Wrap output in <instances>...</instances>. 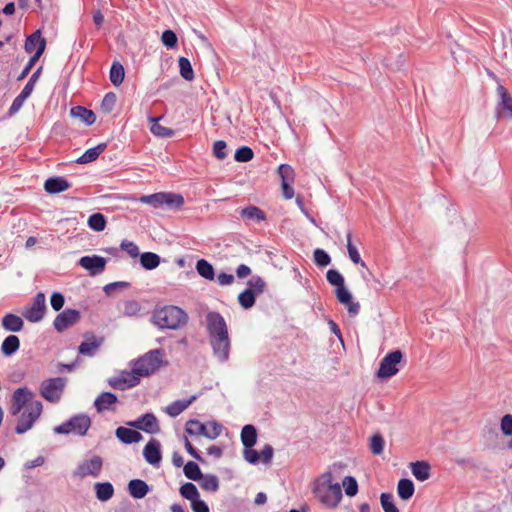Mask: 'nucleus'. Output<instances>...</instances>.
Listing matches in <instances>:
<instances>
[{
  "instance_id": "62",
  "label": "nucleus",
  "mask_w": 512,
  "mask_h": 512,
  "mask_svg": "<svg viewBox=\"0 0 512 512\" xmlns=\"http://www.w3.org/2000/svg\"><path fill=\"white\" fill-rule=\"evenodd\" d=\"M501 431L506 436L512 435V415L507 414L501 419Z\"/></svg>"
},
{
  "instance_id": "48",
  "label": "nucleus",
  "mask_w": 512,
  "mask_h": 512,
  "mask_svg": "<svg viewBox=\"0 0 512 512\" xmlns=\"http://www.w3.org/2000/svg\"><path fill=\"white\" fill-rule=\"evenodd\" d=\"M247 284L249 286L248 289H252L256 295L262 294L266 289V282L259 275L253 276L248 280Z\"/></svg>"
},
{
  "instance_id": "35",
  "label": "nucleus",
  "mask_w": 512,
  "mask_h": 512,
  "mask_svg": "<svg viewBox=\"0 0 512 512\" xmlns=\"http://www.w3.org/2000/svg\"><path fill=\"white\" fill-rule=\"evenodd\" d=\"M140 264L147 270H153L160 264V257L152 252H145L140 256Z\"/></svg>"
},
{
  "instance_id": "26",
  "label": "nucleus",
  "mask_w": 512,
  "mask_h": 512,
  "mask_svg": "<svg viewBox=\"0 0 512 512\" xmlns=\"http://www.w3.org/2000/svg\"><path fill=\"white\" fill-rule=\"evenodd\" d=\"M241 442L245 448H252L257 442V430L251 425L247 424L241 431Z\"/></svg>"
},
{
  "instance_id": "5",
  "label": "nucleus",
  "mask_w": 512,
  "mask_h": 512,
  "mask_svg": "<svg viewBox=\"0 0 512 512\" xmlns=\"http://www.w3.org/2000/svg\"><path fill=\"white\" fill-rule=\"evenodd\" d=\"M323 479L327 482V488L318 489V496L322 503L328 507H336L342 499L341 487L338 483H332V474L326 472L323 474Z\"/></svg>"
},
{
  "instance_id": "63",
  "label": "nucleus",
  "mask_w": 512,
  "mask_h": 512,
  "mask_svg": "<svg viewBox=\"0 0 512 512\" xmlns=\"http://www.w3.org/2000/svg\"><path fill=\"white\" fill-rule=\"evenodd\" d=\"M243 457L247 462L251 464H256L260 460V454L256 450H254L253 447L245 448L243 452Z\"/></svg>"
},
{
  "instance_id": "38",
  "label": "nucleus",
  "mask_w": 512,
  "mask_h": 512,
  "mask_svg": "<svg viewBox=\"0 0 512 512\" xmlns=\"http://www.w3.org/2000/svg\"><path fill=\"white\" fill-rule=\"evenodd\" d=\"M241 216L247 218L249 220H256L257 222L263 221L266 219L265 213L256 206H248L241 210Z\"/></svg>"
},
{
  "instance_id": "15",
  "label": "nucleus",
  "mask_w": 512,
  "mask_h": 512,
  "mask_svg": "<svg viewBox=\"0 0 512 512\" xmlns=\"http://www.w3.org/2000/svg\"><path fill=\"white\" fill-rule=\"evenodd\" d=\"M79 264L86 270L90 271L92 275L101 273L105 269V258L97 255L84 256L80 259Z\"/></svg>"
},
{
  "instance_id": "32",
  "label": "nucleus",
  "mask_w": 512,
  "mask_h": 512,
  "mask_svg": "<svg viewBox=\"0 0 512 512\" xmlns=\"http://www.w3.org/2000/svg\"><path fill=\"white\" fill-rule=\"evenodd\" d=\"M105 144H99L96 147L89 148L77 159V163L86 164L98 158V156L105 150Z\"/></svg>"
},
{
  "instance_id": "22",
  "label": "nucleus",
  "mask_w": 512,
  "mask_h": 512,
  "mask_svg": "<svg viewBox=\"0 0 512 512\" xmlns=\"http://www.w3.org/2000/svg\"><path fill=\"white\" fill-rule=\"evenodd\" d=\"M70 115L73 118L79 119L86 125H92L96 120L95 113L83 106L72 107L70 110Z\"/></svg>"
},
{
  "instance_id": "37",
  "label": "nucleus",
  "mask_w": 512,
  "mask_h": 512,
  "mask_svg": "<svg viewBox=\"0 0 512 512\" xmlns=\"http://www.w3.org/2000/svg\"><path fill=\"white\" fill-rule=\"evenodd\" d=\"M256 294L252 289H245L238 295V302L243 309H250L254 306L256 301Z\"/></svg>"
},
{
  "instance_id": "24",
  "label": "nucleus",
  "mask_w": 512,
  "mask_h": 512,
  "mask_svg": "<svg viewBox=\"0 0 512 512\" xmlns=\"http://www.w3.org/2000/svg\"><path fill=\"white\" fill-rule=\"evenodd\" d=\"M96 498L101 502L110 500L114 495V488L110 482H97L94 484Z\"/></svg>"
},
{
  "instance_id": "58",
  "label": "nucleus",
  "mask_w": 512,
  "mask_h": 512,
  "mask_svg": "<svg viewBox=\"0 0 512 512\" xmlns=\"http://www.w3.org/2000/svg\"><path fill=\"white\" fill-rule=\"evenodd\" d=\"M335 294L338 299V301L341 304H348L350 300L352 299V294L350 291L345 287V284L335 289Z\"/></svg>"
},
{
  "instance_id": "10",
  "label": "nucleus",
  "mask_w": 512,
  "mask_h": 512,
  "mask_svg": "<svg viewBox=\"0 0 512 512\" xmlns=\"http://www.w3.org/2000/svg\"><path fill=\"white\" fill-rule=\"evenodd\" d=\"M46 311V297L45 294L39 292L33 298L30 305L26 306L23 312V316L32 323L39 322Z\"/></svg>"
},
{
  "instance_id": "29",
  "label": "nucleus",
  "mask_w": 512,
  "mask_h": 512,
  "mask_svg": "<svg viewBox=\"0 0 512 512\" xmlns=\"http://www.w3.org/2000/svg\"><path fill=\"white\" fill-rule=\"evenodd\" d=\"M415 491L414 483L408 478H402L397 485L398 496L403 500H409Z\"/></svg>"
},
{
  "instance_id": "59",
  "label": "nucleus",
  "mask_w": 512,
  "mask_h": 512,
  "mask_svg": "<svg viewBox=\"0 0 512 512\" xmlns=\"http://www.w3.org/2000/svg\"><path fill=\"white\" fill-rule=\"evenodd\" d=\"M208 425L210 429L206 430V438L214 440L221 434L223 426L216 421H210Z\"/></svg>"
},
{
  "instance_id": "52",
  "label": "nucleus",
  "mask_w": 512,
  "mask_h": 512,
  "mask_svg": "<svg viewBox=\"0 0 512 512\" xmlns=\"http://www.w3.org/2000/svg\"><path fill=\"white\" fill-rule=\"evenodd\" d=\"M278 174L281 178V183L294 181V169L288 164H281L278 167Z\"/></svg>"
},
{
  "instance_id": "64",
  "label": "nucleus",
  "mask_w": 512,
  "mask_h": 512,
  "mask_svg": "<svg viewBox=\"0 0 512 512\" xmlns=\"http://www.w3.org/2000/svg\"><path fill=\"white\" fill-rule=\"evenodd\" d=\"M193 512H210L207 503L200 498L191 502Z\"/></svg>"
},
{
  "instance_id": "27",
  "label": "nucleus",
  "mask_w": 512,
  "mask_h": 512,
  "mask_svg": "<svg viewBox=\"0 0 512 512\" xmlns=\"http://www.w3.org/2000/svg\"><path fill=\"white\" fill-rule=\"evenodd\" d=\"M117 401V397L110 392H104L100 394L95 402V408L98 412H102L104 410L110 409L113 404H115Z\"/></svg>"
},
{
  "instance_id": "14",
  "label": "nucleus",
  "mask_w": 512,
  "mask_h": 512,
  "mask_svg": "<svg viewBox=\"0 0 512 512\" xmlns=\"http://www.w3.org/2000/svg\"><path fill=\"white\" fill-rule=\"evenodd\" d=\"M80 320V312L76 309H66L58 314L53 325L58 332H63Z\"/></svg>"
},
{
  "instance_id": "9",
  "label": "nucleus",
  "mask_w": 512,
  "mask_h": 512,
  "mask_svg": "<svg viewBox=\"0 0 512 512\" xmlns=\"http://www.w3.org/2000/svg\"><path fill=\"white\" fill-rule=\"evenodd\" d=\"M65 386V380L61 377L47 379L42 382L40 394L49 402H58Z\"/></svg>"
},
{
  "instance_id": "7",
  "label": "nucleus",
  "mask_w": 512,
  "mask_h": 512,
  "mask_svg": "<svg viewBox=\"0 0 512 512\" xmlns=\"http://www.w3.org/2000/svg\"><path fill=\"white\" fill-rule=\"evenodd\" d=\"M403 360V353L400 350H394L387 353L380 361L379 369L376 373L379 378H390L399 371L397 367Z\"/></svg>"
},
{
  "instance_id": "19",
  "label": "nucleus",
  "mask_w": 512,
  "mask_h": 512,
  "mask_svg": "<svg viewBox=\"0 0 512 512\" xmlns=\"http://www.w3.org/2000/svg\"><path fill=\"white\" fill-rule=\"evenodd\" d=\"M46 48V40L41 36L40 30L35 31L30 36L27 37L25 41V51L27 53H31L35 50V52H39L42 50V54L44 53Z\"/></svg>"
},
{
  "instance_id": "51",
  "label": "nucleus",
  "mask_w": 512,
  "mask_h": 512,
  "mask_svg": "<svg viewBox=\"0 0 512 512\" xmlns=\"http://www.w3.org/2000/svg\"><path fill=\"white\" fill-rule=\"evenodd\" d=\"M327 281L330 285L335 286L336 288L345 284L344 277L342 274L336 269H330L326 273Z\"/></svg>"
},
{
  "instance_id": "34",
  "label": "nucleus",
  "mask_w": 512,
  "mask_h": 512,
  "mask_svg": "<svg viewBox=\"0 0 512 512\" xmlns=\"http://www.w3.org/2000/svg\"><path fill=\"white\" fill-rule=\"evenodd\" d=\"M130 200H138L154 208H163V192H158L151 195H143L140 198L130 196Z\"/></svg>"
},
{
  "instance_id": "18",
  "label": "nucleus",
  "mask_w": 512,
  "mask_h": 512,
  "mask_svg": "<svg viewBox=\"0 0 512 512\" xmlns=\"http://www.w3.org/2000/svg\"><path fill=\"white\" fill-rule=\"evenodd\" d=\"M71 187V184L63 177H51L44 183V189L49 194L64 192Z\"/></svg>"
},
{
  "instance_id": "8",
  "label": "nucleus",
  "mask_w": 512,
  "mask_h": 512,
  "mask_svg": "<svg viewBox=\"0 0 512 512\" xmlns=\"http://www.w3.org/2000/svg\"><path fill=\"white\" fill-rule=\"evenodd\" d=\"M103 459L100 456L94 455L89 459L83 460L76 469L73 471V476L76 478L93 477L97 478L102 471Z\"/></svg>"
},
{
  "instance_id": "3",
  "label": "nucleus",
  "mask_w": 512,
  "mask_h": 512,
  "mask_svg": "<svg viewBox=\"0 0 512 512\" xmlns=\"http://www.w3.org/2000/svg\"><path fill=\"white\" fill-rule=\"evenodd\" d=\"M188 314L178 306L166 305L155 309L152 314V322L159 329L178 330L188 322Z\"/></svg>"
},
{
  "instance_id": "61",
  "label": "nucleus",
  "mask_w": 512,
  "mask_h": 512,
  "mask_svg": "<svg viewBox=\"0 0 512 512\" xmlns=\"http://www.w3.org/2000/svg\"><path fill=\"white\" fill-rule=\"evenodd\" d=\"M50 303H51L52 308L55 311H59L64 306V303H65L64 296L61 293H59V292H54L51 295Z\"/></svg>"
},
{
  "instance_id": "45",
  "label": "nucleus",
  "mask_w": 512,
  "mask_h": 512,
  "mask_svg": "<svg viewBox=\"0 0 512 512\" xmlns=\"http://www.w3.org/2000/svg\"><path fill=\"white\" fill-rule=\"evenodd\" d=\"M347 250L350 260L354 264H360L362 267H366L364 261H362L358 249L352 244V236L351 233L347 234Z\"/></svg>"
},
{
  "instance_id": "56",
  "label": "nucleus",
  "mask_w": 512,
  "mask_h": 512,
  "mask_svg": "<svg viewBox=\"0 0 512 512\" xmlns=\"http://www.w3.org/2000/svg\"><path fill=\"white\" fill-rule=\"evenodd\" d=\"M343 486L345 488V493L350 497L355 496L358 492V483L352 476H346L343 479Z\"/></svg>"
},
{
  "instance_id": "33",
  "label": "nucleus",
  "mask_w": 512,
  "mask_h": 512,
  "mask_svg": "<svg viewBox=\"0 0 512 512\" xmlns=\"http://www.w3.org/2000/svg\"><path fill=\"white\" fill-rule=\"evenodd\" d=\"M124 77L125 69L123 65L118 61H114L110 69V81L114 86H119L123 82Z\"/></svg>"
},
{
  "instance_id": "50",
  "label": "nucleus",
  "mask_w": 512,
  "mask_h": 512,
  "mask_svg": "<svg viewBox=\"0 0 512 512\" xmlns=\"http://www.w3.org/2000/svg\"><path fill=\"white\" fill-rule=\"evenodd\" d=\"M313 258H314V262L319 267H326L331 262V257L329 256V254L325 250L320 249V248H317L314 250Z\"/></svg>"
},
{
  "instance_id": "42",
  "label": "nucleus",
  "mask_w": 512,
  "mask_h": 512,
  "mask_svg": "<svg viewBox=\"0 0 512 512\" xmlns=\"http://www.w3.org/2000/svg\"><path fill=\"white\" fill-rule=\"evenodd\" d=\"M117 105V96L113 92H108L100 105V111L104 114L111 113Z\"/></svg>"
},
{
  "instance_id": "41",
  "label": "nucleus",
  "mask_w": 512,
  "mask_h": 512,
  "mask_svg": "<svg viewBox=\"0 0 512 512\" xmlns=\"http://www.w3.org/2000/svg\"><path fill=\"white\" fill-rule=\"evenodd\" d=\"M201 480V488L206 491L216 492L219 489L218 477L213 474L203 475Z\"/></svg>"
},
{
  "instance_id": "2",
  "label": "nucleus",
  "mask_w": 512,
  "mask_h": 512,
  "mask_svg": "<svg viewBox=\"0 0 512 512\" xmlns=\"http://www.w3.org/2000/svg\"><path fill=\"white\" fill-rule=\"evenodd\" d=\"M164 363V351L160 348L150 350L138 358L130 371V388L139 384L140 377L150 376Z\"/></svg>"
},
{
  "instance_id": "13",
  "label": "nucleus",
  "mask_w": 512,
  "mask_h": 512,
  "mask_svg": "<svg viewBox=\"0 0 512 512\" xmlns=\"http://www.w3.org/2000/svg\"><path fill=\"white\" fill-rule=\"evenodd\" d=\"M143 457L148 464L158 468L162 461L160 441L155 438L150 439L143 449Z\"/></svg>"
},
{
  "instance_id": "47",
  "label": "nucleus",
  "mask_w": 512,
  "mask_h": 512,
  "mask_svg": "<svg viewBox=\"0 0 512 512\" xmlns=\"http://www.w3.org/2000/svg\"><path fill=\"white\" fill-rule=\"evenodd\" d=\"M380 502L384 512H399V509L394 503V497L391 493H382L380 495Z\"/></svg>"
},
{
  "instance_id": "17",
  "label": "nucleus",
  "mask_w": 512,
  "mask_h": 512,
  "mask_svg": "<svg viewBox=\"0 0 512 512\" xmlns=\"http://www.w3.org/2000/svg\"><path fill=\"white\" fill-rule=\"evenodd\" d=\"M497 94L499 96L497 110L504 112L506 116L512 118V97L507 89L500 83H498L497 86Z\"/></svg>"
},
{
  "instance_id": "28",
  "label": "nucleus",
  "mask_w": 512,
  "mask_h": 512,
  "mask_svg": "<svg viewBox=\"0 0 512 512\" xmlns=\"http://www.w3.org/2000/svg\"><path fill=\"white\" fill-rule=\"evenodd\" d=\"M163 208L178 209L184 204V197L179 193L163 192Z\"/></svg>"
},
{
  "instance_id": "25",
  "label": "nucleus",
  "mask_w": 512,
  "mask_h": 512,
  "mask_svg": "<svg viewBox=\"0 0 512 512\" xmlns=\"http://www.w3.org/2000/svg\"><path fill=\"white\" fill-rule=\"evenodd\" d=\"M196 396H191L189 399L176 400L167 406L166 412L171 417H177L184 410H186L195 401Z\"/></svg>"
},
{
  "instance_id": "31",
  "label": "nucleus",
  "mask_w": 512,
  "mask_h": 512,
  "mask_svg": "<svg viewBox=\"0 0 512 512\" xmlns=\"http://www.w3.org/2000/svg\"><path fill=\"white\" fill-rule=\"evenodd\" d=\"M207 426L199 420L190 419L185 424V432L190 436L202 435L206 437Z\"/></svg>"
},
{
  "instance_id": "16",
  "label": "nucleus",
  "mask_w": 512,
  "mask_h": 512,
  "mask_svg": "<svg viewBox=\"0 0 512 512\" xmlns=\"http://www.w3.org/2000/svg\"><path fill=\"white\" fill-rule=\"evenodd\" d=\"M84 338V341L79 346V353L84 356H93L103 343V338H98L91 333H86Z\"/></svg>"
},
{
  "instance_id": "55",
  "label": "nucleus",
  "mask_w": 512,
  "mask_h": 512,
  "mask_svg": "<svg viewBox=\"0 0 512 512\" xmlns=\"http://www.w3.org/2000/svg\"><path fill=\"white\" fill-rule=\"evenodd\" d=\"M108 383L114 389L125 390L128 383V373L123 372L119 377L109 378Z\"/></svg>"
},
{
  "instance_id": "20",
  "label": "nucleus",
  "mask_w": 512,
  "mask_h": 512,
  "mask_svg": "<svg viewBox=\"0 0 512 512\" xmlns=\"http://www.w3.org/2000/svg\"><path fill=\"white\" fill-rule=\"evenodd\" d=\"M410 469L413 476L423 482L430 478L431 466L427 461H416L410 463Z\"/></svg>"
},
{
  "instance_id": "46",
  "label": "nucleus",
  "mask_w": 512,
  "mask_h": 512,
  "mask_svg": "<svg viewBox=\"0 0 512 512\" xmlns=\"http://www.w3.org/2000/svg\"><path fill=\"white\" fill-rule=\"evenodd\" d=\"M384 444H385V441H384V438L382 437V435L380 434H374L371 438H370V443H369V448H370V451L374 454V455H380L383 453V450H384Z\"/></svg>"
},
{
  "instance_id": "30",
  "label": "nucleus",
  "mask_w": 512,
  "mask_h": 512,
  "mask_svg": "<svg viewBox=\"0 0 512 512\" xmlns=\"http://www.w3.org/2000/svg\"><path fill=\"white\" fill-rule=\"evenodd\" d=\"M20 347V340L16 335L7 336L1 344V352L5 356L13 355Z\"/></svg>"
},
{
  "instance_id": "39",
  "label": "nucleus",
  "mask_w": 512,
  "mask_h": 512,
  "mask_svg": "<svg viewBox=\"0 0 512 512\" xmlns=\"http://www.w3.org/2000/svg\"><path fill=\"white\" fill-rule=\"evenodd\" d=\"M183 472L188 479L193 481H199L203 476L199 465L193 461L185 464Z\"/></svg>"
},
{
  "instance_id": "12",
  "label": "nucleus",
  "mask_w": 512,
  "mask_h": 512,
  "mask_svg": "<svg viewBox=\"0 0 512 512\" xmlns=\"http://www.w3.org/2000/svg\"><path fill=\"white\" fill-rule=\"evenodd\" d=\"M130 427L148 434H156L160 431L158 419L153 413H145L136 420L130 421Z\"/></svg>"
},
{
  "instance_id": "53",
  "label": "nucleus",
  "mask_w": 512,
  "mask_h": 512,
  "mask_svg": "<svg viewBox=\"0 0 512 512\" xmlns=\"http://www.w3.org/2000/svg\"><path fill=\"white\" fill-rule=\"evenodd\" d=\"M254 157L253 150L248 146L238 148L234 154V159L237 162H248Z\"/></svg>"
},
{
  "instance_id": "44",
  "label": "nucleus",
  "mask_w": 512,
  "mask_h": 512,
  "mask_svg": "<svg viewBox=\"0 0 512 512\" xmlns=\"http://www.w3.org/2000/svg\"><path fill=\"white\" fill-rule=\"evenodd\" d=\"M179 491L183 498L190 500L191 502L198 499L200 496L197 487L191 482L183 484Z\"/></svg>"
},
{
  "instance_id": "6",
  "label": "nucleus",
  "mask_w": 512,
  "mask_h": 512,
  "mask_svg": "<svg viewBox=\"0 0 512 512\" xmlns=\"http://www.w3.org/2000/svg\"><path fill=\"white\" fill-rule=\"evenodd\" d=\"M91 426V420L87 415H76L69 421L54 428V431L58 434H69L74 433L80 436L86 434Z\"/></svg>"
},
{
  "instance_id": "54",
  "label": "nucleus",
  "mask_w": 512,
  "mask_h": 512,
  "mask_svg": "<svg viewBox=\"0 0 512 512\" xmlns=\"http://www.w3.org/2000/svg\"><path fill=\"white\" fill-rule=\"evenodd\" d=\"M161 41L164 46L169 49H173L177 46L178 38L174 31L168 29L162 33Z\"/></svg>"
},
{
  "instance_id": "4",
  "label": "nucleus",
  "mask_w": 512,
  "mask_h": 512,
  "mask_svg": "<svg viewBox=\"0 0 512 512\" xmlns=\"http://www.w3.org/2000/svg\"><path fill=\"white\" fill-rule=\"evenodd\" d=\"M43 410L42 403L40 401H34L29 404L26 409L22 410L19 415L15 432L17 434H23L30 430L35 421L40 417Z\"/></svg>"
},
{
  "instance_id": "23",
  "label": "nucleus",
  "mask_w": 512,
  "mask_h": 512,
  "mask_svg": "<svg viewBox=\"0 0 512 512\" xmlns=\"http://www.w3.org/2000/svg\"><path fill=\"white\" fill-rule=\"evenodd\" d=\"M151 491V487L141 479L130 480V496L135 499L144 498Z\"/></svg>"
},
{
  "instance_id": "40",
  "label": "nucleus",
  "mask_w": 512,
  "mask_h": 512,
  "mask_svg": "<svg viewBox=\"0 0 512 512\" xmlns=\"http://www.w3.org/2000/svg\"><path fill=\"white\" fill-rule=\"evenodd\" d=\"M178 63L181 77L187 81L193 80L195 75L190 60L186 57H180Z\"/></svg>"
},
{
  "instance_id": "57",
  "label": "nucleus",
  "mask_w": 512,
  "mask_h": 512,
  "mask_svg": "<svg viewBox=\"0 0 512 512\" xmlns=\"http://www.w3.org/2000/svg\"><path fill=\"white\" fill-rule=\"evenodd\" d=\"M227 144L223 140H218L213 145V154L214 156L219 159L223 160L227 157L226 153Z\"/></svg>"
},
{
  "instance_id": "36",
  "label": "nucleus",
  "mask_w": 512,
  "mask_h": 512,
  "mask_svg": "<svg viewBox=\"0 0 512 512\" xmlns=\"http://www.w3.org/2000/svg\"><path fill=\"white\" fill-rule=\"evenodd\" d=\"M196 270L200 276L207 280H213L215 277L213 266L205 259H200L197 261Z\"/></svg>"
},
{
  "instance_id": "21",
  "label": "nucleus",
  "mask_w": 512,
  "mask_h": 512,
  "mask_svg": "<svg viewBox=\"0 0 512 512\" xmlns=\"http://www.w3.org/2000/svg\"><path fill=\"white\" fill-rule=\"evenodd\" d=\"M23 319L13 313H7L2 318V327L6 331L19 332L23 329Z\"/></svg>"
},
{
  "instance_id": "49",
  "label": "nucleus",
  "mask_w": 512,
  "mask_h": 512,
  "mask_svg": "<svg viewBox=\"0 0 512 512\" xmlns=\"http://www.w3.org/2000/svg\"><path fill=\"white\" fill-rule=\"evenodd\" d=\"M150 130L155 136L159 137H171L174 135V131L170 128L160 125L158 123V119H152Z\"/></svg>"
},
{
  "instance_id": "43",
  "label": "nucleus",
  "mask_w": 512,
  "mask_h": 512,
  "mask_svg": "<svg viewBox=\"0 0 512 512\" xmlns=\"http://www.w3.org/2000/svg\"><path fill=\"white\" fill-rule=\"evenodd\" d=\"M88 226L96 231L101 232L106 227V219L101 213H94L88 218Z\"/></svg>"
},
{
  "instance_id": "1",
  "label": "nucleus",
  "mask_w": 512,
  "mask_h": 512,
  "mask_svg": "<svg viewBox=\"0 0 512 512\" xmlns=\"http://www.w3.org/2000/svg\"><path fill=\"white\" fill-rule=\"evenodd\" d=\"M206 331L214 358L221 364L230 357L231 340L224 317L216 311H209L205 317Z\"/></svg>"
},
{
  "instance_id": "60",
  "label": "nucleus",
  "mask_w": 512,
  "mask_h": 512,
  "mask_svg": "<svg viewBox=\"0 0 512 512\" xmlns=\"http://www.w3.org/2000/svg\"><path fill=\"white\" fill-rule=\"evenodd\" d=\"M41 56H42V50L34 53V55L29 59L28 63L24 67L23 71L19 75V77H18L19 80L24 79L29 74V72L31 71V69L33 68V66L36 64V62L39 60V58Z\"/></svg>"
},
{
  "instance_id": "11",
  "label": "nucleus",
  "mask_w": 512,
  "mask_h": 512,
  "mask_svg": "<svg viewBox=\"0 0 512 512\" xmlns=\"http://www.w3.org/2000/svg\"><path fill=\"white\" fill-rule=\"evenodd\" d=\"M34 393L26 387L17 388L12 395V403L10 406V413L17 416L22 410L33 403L35 400Z\"/></svg>"
}]
</instances>
